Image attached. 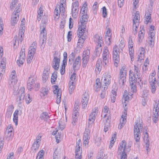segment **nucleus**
<instances>
[{"label":"nucleus","mask_w":159,"mask_h":159,"mask_svg":"<svg viewBox=\"0 0 159 159\" xmlns=\"http://www.w3.org/2000/svg\"><path fill=\"white\" fill-rule=\"evenodd\" d=\"M140 130L139 128H138L137 125V123L134 126V139L136 142H138L139 141L140 138Z\"/></svg>","instance_id":"nucleus-6"},{"label":"nucleus","mask_w":159,"mask_h":159,"mask_svg":"<svg viewBox=\"0 0 159 159\" xmlns=\"http://www.w3.org/2000/svg\"><path fill=\"white\" fill-rule=\"evenodd\" d=\"M155 39H148V43L151 48L153 47L155 44Z\"/></svg>","instance_id":"nucleus-39"},{"label":"nucleus","mask_w":159,"mask_h":159,"mask_svg":"<svg viewBox=\"0 0 159 159\" xmlns=\"http://www.w3.org/2000/svg\"><path fill=\"white\" fill-rule=\"evenodd\" d=\"M12 129V128L11 125H9L7 126L6 132L7 131L8 134H10V136L11 135Z\"/></svg>","instance_id":"nucleus-48"},{"label":"nucleus","mask_w":159,"mask_h":159,"mask_svg":"<svg viewBox=\"0 0 159 159\" xmlns=\"http://www.w3.org/2000/svg\"><path fill=\"white\" fill-rule=\"evenodd\" d=\"M36 86V79L33 76L30 77L28 80L27 88L29 90L35 87Z\"/></svg>","instance_id":"nucleus-4"},{"label":"nucleus","mask_w":159,"mask_h":159,"mask_svg":"<svg viewBox=\"0 0 159 159\" xmlns=\"http://www.w3.org/2000/svg\"><path fill=\"white\" fill-rule=\"evenodd\" d=\"M80 145H76L75 149V154H80L81 152H80Z\"/></svg>","instance_id":"nucleus-59"},{"label":"nucleus","mask_w":159,"mask_h":159,"mask_svg":"<svg viewBox=\"0 0 159 159\" xmlns=\"http://www.w3.org/2000/svg\"><path fill=\"white\" fill-rule=\"evenodd\" d=\"M117 48L116 45L113 48V59L115 61L114 65L116 67L117 66V65L120 61V57L119 55V52L117 51Z\"/></svg>","instance_id":"nucleus-3"},{"label":"nucleus","mask_w":159,"mask_h":159,"mask_svg":"<svg viewBox=\"0 0 159 159\" xmlns=\"http://www.w3.org/2000/svg\"><path fill=\"white\" fill-rule=\"evenodd\" d=\"M90 130L88 129H86L84 134V139L89 140L90 139Z\"/></svg>","instance_id":"nucleus-29"},{"label":"nucleus","mask_w":159,"mask_h":159,"mask_svg":"<svg viewBox=\"0 0 159 159\" xmlns=\"http://www.w3.org/2000/svg\"><path fill=\"white\" fill-rule=\"evenodd\" d=\"M138 25H137V24H135L134 25V27H133V33L134 35H136L137 34V29L138 28Z\"/></svg>","instance_id":"nucleus-57"},{"label":"nucleus","mask_w":159,"mask_h":159,"mask_svg":"<svg viewBox=\"0 0 159 159\" xmlns=\"http://www.w3.org/2000/svg\"><path fill=\"white\" fill-rule=\"evenodd\" d=\"M47 20V19L46 16H44L42 20V23L41 24V25H43L44 24H45L46 25Z\"/></svg>","instance_id":"nucleus-56"},{"label":"nucleus","mask_w":159,"mask_h":159,"mask_svg":"<svg viewBox=\"0 0 159 159\" xmlns=\"http://www.w3.org/2000/svg\"><path fill=\"white\" fill-rule=\"evenodd\" d=\"M129 49H131L132 50L133 46L132 39L130 37H129Z\"/></svg>","instance_id":"nucleus-50"},{"label":"nucleus","mask_w":159,"mask_h":159,"mask_svg":"<svg viewBox=\"0 0 159 159\" xmlns=\"http://www.w3.org/2000/svg\"><path fill=\"white\" fill-rule=\"evenodd\" d=\"M21 7V6L20 4H19L16 7V11H14L16 13H17V16L20 15V8Z\"/></svg>","instance_id":"nucleus-42"},{"label":"nucleus","mask_w":159,"mask_h":159,"mask_svg":"<svg viewBox=\"0 0 159 159\" xmlns=\"http://www.w3.org/2000/svg\"><path fill=\"white\" fill-rule=\"evenodd\" d=\"M81 57L80 56H78L75 60L73 64V67L74 71L77 70V68L79 67L81 64Z\"/></svg>","instance_id":"nucleus-12"},{"label":"nucleus","mask_w":159,"mask_h":159,"mask_svg":"<svg viewBox=\"0 0 159 159\" xmlns=\"http://www.w3.org/2000/svg\"><path fill=\"white\" fill-rule=\"evenodd\" d=\"M103 62L105 63V65H106L108 62V50L107 47H105L103 51L102 56Z\"/></svg>","instance_id":"nucleus-9"},{"label":"nucleus","mask_w":159,"mask_h":159,"mask_svg":"<svg viewBox=\"0 0 159 159\" xmlns=\"http://www.w3.org/2000/svg\"><path fill=\"white\" fill-rule=\"evenodd\" d=\"M88 18L89 16L87 14H84L82 16V18L80 19L81 24L79 26H81L84 29H85V28H86V24L88 20Z\"/></svg>","instance_id":"nucleus-10"},{"label":"nucleus","mask_w":159,"mask_h":159,"mask_svg":"<svg viewBox=\"0 0 159 159\" xmlns=\"http://www.w3.org/2000/svg\"><path fill=\"white\" fill-rule=\"evenodd\" d=\"M56 6H57V8L58 7L59 10V11L60 12H62L63 13H64L65 12V8L63 5H60V6L59 5H57Z\"/></svg>","instance_id":"nucleus-41"},{"label":"nucleus","mask_w":159,"mask_h":159,"mask_svg":"<svg viewBox=\"0 0 159 159\" xmlns=\"http://www.w3.org/2000/svg\"><path fill=\"white\" fill-rule=\"evenodd\" d=\"M49 76V74L47 70H44L43 72V82H45L48 79Z\"/></svg>","instance_id":"nucleus-23"},{"label":"nucleus","mask_w":159,"mask_h":159,"mask_svg":"<svg viewBox=\"0 0 159 159\" xmlns=\"http://www.w3.org/2000/svg\"><path fill=\"white\" fill-rule=\"evenodd\" d=\"M40 143L36 141H34L32 145V148L35 150L38 149L39 148Z\"/></svg>","instance_id":"nucleus-34"},{"label":"nucleus","mask_w":159,"mask_h":159,"mask_svg":"<svg viewBox=\"0 0 159 159\" xmlns=\"http://www.w3.org/2000/svg\"><path fill=\"white\" fill-rule=\"evenodd\" d=\"M54 88L55 89L53 91V93L55 94H61V92H60L58 86L57 85H54Z\"/></svg>","instance_id":"nucleus-43"},{"label":"nucleus","mask_w":159,"mask_h":159,"mask_svg":"<svg viewBox=\"0 0 159 159\" xmlns=\"http://www.w3.org/2000/svg\"><path fill=\"white\" fill-rule=\"evenodd\" d=\"M67 53L66 52H65L63 53V61L62 64L66 65L67 61Z\"/></svg>","instance_id":"nucleus-40"},{"label":"nucleus","mask_w":159,"mask_h":159,"mask_svg":"<svg viewBox=\"0 0 159 159\" xmlns=\"http://www.w3.org/2000/svg\"><path fill=\"white\" fill-rule=\"evenodd\" d=\"M129 78L130 86L131 88V91L133 93H135L137 91L136 82L135 80H130Z\"/></svg>","instance_id":"nucleus-15"},{"label":"nucleus","mask_w":159,"mask_h":159,"mask_svg":"<svg viewBox=\"0 0 159 159\" xmlns=\"http://www.w3.org/2000/svg\"><path fill=\"white\" fill-rule=\"evenodd\" d=\"M116 91L112 90L111 91V101L112 102H114L116 99Z\"/></svg>","instance_id":"nucleus-32"},{"label":"nucleus","mask_w":159,"mask_h":159,"mask_svg":"<svg viewBox=\"0 0 159 159\" xmlns=\"http://www.w3.org/2000/svg\"><path fill=\"white\" fill-rule=\"evenodd\" d=\"M86 28H85V29H84V28L82 27L81 26H79V27L77 33L78 36L79 38L80 37H85L84 35L86 30Z\"/></svg>","instance_id":"nucleus-19"},{"label":"nucleus","mask_w":159,"mask_h":159,"mask_svg":"<svg viewBox=\"0 0 159 159\" xmlns=\"http://www.w3.org/2000/svg\"><path fill=\"white\" fill-rule=\"evenodd\" d=\"M74 85H69V92L70 94H71L73 91L74 89Z\"/></svg>","instance_id":"nucleus-62"},{"label":"nucleus","mask_w":159,"mask_h":159,"mask_svg":"<svg viewBox=\"0 0 159 159\" xmlns=\"http://www.w3.org/2000/svg\"><path fill=\"white\" fill-rule=\"evenodd\" d=\"M19 113V111L16 110L14 113V117L13 118V121L15 123L16 125H18V115Z\"/></svg>","instance_id":"nucleus-26"},{"label":"nucleus","mask_w":159,"mask_h":159,"mask_svg":"<svg viewBox=\"0 0 159 159\" xmlns=\"http://www.w3.org/2000/svg\"><path fill=\"white\" fill-rule=\"evenodd\" d=\"M148 134L147 132H146L144 137V140L147 148H149V141L148 139Z\"/></svg>","instance_id":"nucleus-24"},{"label":"nucleus","mask_w":159,"mask_h":159,"mask_svg":"<svg viewBox=\"0 0 159 159\" xmlns=\"http://www.w3.org/2000/svg\"><path fill=\"white\" fill-rule=\"evenodd\" d=\"M46 31L41 30L40 37H46Z\"/></svg>","instance_id":"nucleus-58"},{"label":"nucleus","mask_w":159,"mask_h":159,"mask_svg":"<svg viewBox=\"0 0 159 159\" xmlns=\"http://www.w3.org/2000/svg\"><path fill=\"white\" fill-rule=\"evenodd\" d=\"M41 92L43 94V96H45L48 94V89L42 88L41 89Z\"/></svg>","instance_id":"nucleus-46"},{"label":"nucleus","mask_w":159,"mask_h":159,"mask_svg":"<svg viewBox=\"0 0 159 159\" xmlns=\"http://www.w3.org/2000/svg\"><path fill=\"white\" fill-rule=\"evenodd\" d=\"M19 18V16H17V13H16L15 12H13L12 15L11 25L12 26H14L15 24H16Z\"/></svg>","instance_id":"nucleus-17"},{"label":"nucleus","mask_w":159,"mask_h":159,"mask_svg":"<svg viewBox=\"0 0 159 159\" xmlns=\"http://www.w3.org/2000/svg\"><path fill=\"white\" fill-rule=\"evenodd\" d=\"M61 94H57L56 102L57 104L60 103L61 102Z\"/></svg>","instance_id":"nucleus-55"},{"label":"nucleus","mask_w":159,"mask_h":159,"mask_svg":"<svg viewBox=\"0 0 159 159\" xmlns=\"http://www.w3.org/2000/svg\"><path fill=\"white\" fill-rule=\"evenodd\" d=\"M33 57L31 55H28V58L27 59V62L28 63H30L31 62L32 59H33Z\"/></svg>","instance_id":"nucleus-64"},{"label":"nucleus","mask_w":159,"mask_h":159,"mask_svg":"<svg viewBox=\"0 0 159 159\" xmlns=\"http://www.w3.org/2000/svg\"><path fill=\"white\" fill-rule=\"evenodd\" d=\"M108 108L107 106H105L104 107L103 110V111L105 114L104 115L103 118H104L106 117L107 116V113H108Z\"/></svg>","instance_id":"nucleus-47"},{"label":"nucleus","mask_w":159,"mask_h":159,"mask_svg":"<svg viewBox=\"0 0 159 159\" xmlns=\"http://www.w3.org/2000/svg\"><path fill=\"white\" fill-rule=\"evenodd\" d=\"M111 76L110 75H104L102 79V81H103V83L106 86H108L110 84V80Z\"/></svg>","instance_id":"nucleus-14"},{"label":"nucleus","mask_w":159,"mask_h":159,"mask_svg":"<svg viewBox=\"0 0 159 159\" xmlns=\"http://www.w3.org/2000/svg\"><path fill=\"white\" fill-rule=\"evenodd\" d=\"M16 73L15 70H13L12 71L11 75H10V77H11V80H15V79L16 78Z\"/></svg>","instance_id":"nucleus-44"},{"label":"nucleus","mask_w":159,"mask_h":159,"mask_svg":"<svg viewBox=\"0 0 159 159\" xmlns=\"http://www.w3.org/2000/svg\"><path fill=\"white\" fill-rule=\"evenodd\" d=\"M57 73L56 71H54L52 75L51 82L52 84H54L55 83V82L57 77Z\"/></svg>","instance_id":"nucleus-28"},{"label":"nucleus","mask_w":159,"mask_h":159,"mask_svg":"<svg viewBox=\"0 0 159 159\" xmlns=\"http://www.w3.org/2000/svg\"><path fill=\"white\" fill-rule=\"evenodd\" d=\"M102 63L101 59H98L97 62L95 70L96 71L98 70L100 72L101 70L102 66H100V64Z\"/></svg>","instance_id":"nucleus-27"},{"label":"nucleus","mask_w":159,"mask_h":159,"mask_svg":"<svg viewBox=\"0 0 159 159\" xmlns=\"http://www.w3.org/2000/svg\"><path fill=\"white\" fill-rule=\"evenodd\" d=\"M90 51L89 50H85L83 52V54L82 60L89 61V58Z\"/></svg>","instance_id":"nucleus-22"},{"label":"nucleus","mask_w":159,"mask_h":159,"mask_svg":"<svg viewBox=\"0 0 159 159\" xmlns=\"http://www.w3.org/2000/svg\"><path fill=\"white\" fill-rule=\"evenodd\" d=\"M6 62V58H3L2 59V61H1V65H0V74H2V73H4L5 71Z\"/></svg>","instance_id":"nucleus-18"},{"label":"nucleus","mask_w":159,"mask_h":159,"mask_svg":"<svg viewBox=\"0 0 159 159\" xmlns=\"http://www.w3.org/2000/svg\"><path fill=\"white\" fill-rule=\"evenodd\" d=\"M134 73H135L136 72H138L140 71V69L139 67L134 65Z\"/></svg>","instance_id":"nucleus-60"},{"label":"nucleus","mask_w":159,"mask_h":159,"mask_svg":"<svg viewBox=\"0 0 159 159\" xmlns=\"http://www.w3.org/2000/svg\"><path fill=\"white\" fill-rule=\"evenodd\" d=\"M128 96L127 94V93L125 92L122 99V101L123 102H124L125 103H126V101L128 100Z\"/></svg>","instance_id":"nucleus-37"},{"label":"nucleus","mask_w":159,"mask_h":159,"mask_svg":"<svg viewBox=\"0 0 159 159\" xmlns=\"http://www.w3.org/2000/svg\"><path fill=\"white\" fill-rule=\"evenodd\" d=\"M40 117L41 120L47 121V120L49 118V116L47 112H44L41 114Z\"/></svg>","instance_id":"nucleus-30"},{"label":"nucleus","mask_w":159,"mask_h":159,"mask_svg":"<svg viewBox=\"0 0 159 159\" xmlns=\"http://www.w3.org/2000/svg\"><path fill=\"white\" fill-rule=\"evenodd\" d=\"M25 96V89L24 88L20 89L18 93V96L17 98V102L18 104H20L24 101Z\"/></svg>","instance_id":"nucleus-5"},{"label":"nucleus","mask_w":159,"mask_h":159,"mask_svg":"<svg viewBox=\"0 0 159 159\" xmlns=\"http://www.w3.org/2000/svg\"><path fill=\"white\" fill-rule=\"evenodd\" d=\"M25 20L24 19H23L21 22V27L20 29L19 32V40L21 43L23 40V36H24L25 32V28L24 25H25Z\"/></svg>","instance_id":"nucleus-7"},{"label":"nucleus","mask_w":159,"mask_h":159,"mask_svg":"<svg viewBox=\"0 0 159 159\" xmlns=\"http://www.w3.org/2000/svg\"><path fill=\"white\" fill-rule=\"evenodd\" d=\"M139 18H140L139 13V11H137L135 14V16L133 20V27H134L135 24L139 25Z\"/></svg>","instance_id":"nucleus-21"},{"label":"nucleus","mask_w":159,"mask_h":159,"mask_svg":"<svg viewBox=\"0 0 159 159\" xmlns=\"http://www.w3.org/2000/svg\"><path fill=\"white\" fill-rule=\"evenodd\" d=\"M126 147V142L125 140H123L122 141L121 143L120 147L118 148V151H121L123 149V151L122 152V153L121 154V157L122 156L123 154L124 153L126 157L127 158V155L125 153V150Z\"/></svg>","instance_id":"nucleus-16"},{"label":"nucleus","mask_w":159,"mask_h":159,"mask_svg":"<svg viewBox=\"0 0 159 159\" xmlns=\"http://www.w3.org/2000/svg\"><path fill=\"white\" fill-rule=\"evenodd\" d=\"M154 116H153V122L156 123L157 120L158 116H159V100L157 105L155 112H153Z\"/></svg>","instance_id":"nucleus-13"},{"label":"nucleus","mask_w":159,"mask_h":159,"mask_svg":"<svg viewBox=\"0 0 159 159\" xmlns=\"http://www.w3.org/2000/svg\"><path fill=\"white\" fill-rule=\"evenodd\" d=\"M60 61V58L57 57L56 56L54 57L52 61V66L55 70H58Z\"/></svg>","instance_id":"nucleus-11"},{"label":"nucleus","mask_w":159,"mask_h":159,"mask_svg":"<svg viewBox=\"0 0 159 159\" xmlns=\"http://www.w3.org/2000/svg\"><path fill=\"white\" fill-rule=\"evenodd\" d=\"M25 57H22L21 56H20V57L19 58V59L17 61H18V66H20V65H22L23 64V63L25 61L24 58Z\"/></svg>","instance_id":"nucleus-36"},{"label":"nucleus","mask_w":159,"mask_h":159,"mask_svg":"<svg viewBox=\"0 0 159 159\" xmlns=\"http://www.w3.org/2000/svg\"><path fill=\"white\" fill-rule=\"evenodd\" d=\"M102 9L103 16L104 18H106L107 16L106 8L105 7H104Z\"/></svg>","instance_id":"nucleus-52"},{"label":"nucleus","mask_w":159,"mask_h":159,"mask_svg":"<svg viewBox=\"0 0 159 159\" xmlns=\"http://www.w3.org/2000/svg\"><path fill=\"white\" fill-rule=\"evenodd\" d=\"M98 110L97 108L93 109L92 112L90 115L88 123L89 124H92L95 120V116L97 115Z\"/></svg>","instance_id":"nucleus-8"},{"label":"nucleus","mask_w":159,"mask_h":159,"mask_svg":"<svg viewBox=\"0 0 159 159\" xmlns=\"http://www.w3.org/2000/svg\"><path fill=\"white\" fill-rule=\"evenodd\" d=\"M79 6V3L78 1H76L73 3V8H74V7L78 8Z\"/></svg>","instance_id":"nucleus-63"},{"label":"nucleus","mask_w":159,"mask_h":159,"mask_svg":"<svg viewBox=\"0 0 159 159\" xmlns=\"http://www.w3.org/2000/svg\"><path fill=\"white\" fill-rule=\"evenodd\" d=\"M125 67H122L121 69L120 70V75H121L122 74H125L126 75L127 70H125Z\"/></svg>","instance_id":"nucleus-53"},{"label":"nucleus","mask_w":159,"mask_h":159,"mask_svg":"<svg viewBox=\"0 0 159 159\" xmlns=\"http://www.w3.org/2000/svg\"><path fill=\"white\" fill-rule=\"evenodd\" d=\"M46 39V37H40V43L41 46H43Z\"/></svg>","instance_id":"nucleus-51"},{"label":"nucleus","mask_w":159,"mask_h":159,"mask_svg":"<svg viewBox=\"0 0 159 159\" xmlns=\"http://www.w3.org/2000/svg\"><path fill=\"white\" fill-rule=\"evenodd\" d=\"M44 155V151L43 150H41L38 154L37 156V159H43V156Z\"/></svg>","instance_id":"nucleus-35"},{"label":"nucleus","mask_w":159,"mask_h":159,"mask_svg":"<svg viewBox=\"0 0 159 159\" xmlns=\"http://www.w3.org/2000/svg\"><path fill=\"white\" fill-rule=\"evenodd\" d=\"M60 12L58 10V9H57V6H56V8L55 9L54 14V17L57 19H58L60 16Z\"/></svg>","instance_id":"nucleus-38"},{"label":"nucleus","mask_w":159,"mask_h":159,"mask_svg":"<svg viewBox=\"0 0 159 159\" xmlns=\"http://www.w3.org/2000/svg\"><path fill=\"white\" fill-rule=\"evenodd\" d=\"M144 30L143 28H142L139 32L138 36H139V41L140 43H141L143 39L144 36Z\"/></svg>","instance_id":"nucleus-25"},{"label":"nucleus","mask_w":159,"mask_h":159,"mask_svg":"<svg viewBox=\"0 0 159 159\" xmlns=\"http://www.w3.org/2000/svg\"><path fill=\"white\" fill-rule=\"evenodd\" d=\"M155 33L150 32L148 33V39H155Z\"/></svg>","instance_id":"nucleus-49"},{"label":"nucleus","mask_w":159,"mask_h":159,"mask_svg":"<svg viewBox=\"0 0 159 159\" xmlns=\"http://www.w3.org/2000/svg\"><path fill=\"white\" fill-rule=\"evenodd\" d=\"M126 112H125L124 113V114L122 115L121 118L120 119V123H121V124L124 125L125 124V123L126 121V116H125L126 115Z\"/></svg>","instance_id":"nucleus-33"},{"label":"nucleus","mask_w":159,"mask_h":159,"mask_svg":"<svg viewBox=\"0 0 159 159\" xmlns=\"http://www.w3.org/2000/svg\"><path fill=\"white\" fill-rule=\"evenodd\" d=\"M66 65L62 64L61 66V68L60 70V73L61 75H63L65 73V66Z\"/></svg>","instance_id":"nucleus-54"},{"label":"nucleus","mask_w":159,"mask_h":159,"mask_svg":"<svg viewBox=\"0 0 159 159\" xmlns=\"http://www.w3.org/2000/svg\"><path fill=\"white\" fill-rule=\"evenodd\" d=\"M18 2V0H12L10 6V8L11 10L15 7L16 4Z\"/></svg>","instance_id":"nucleus-45"},{"label":"nucleus","mask_w":159,"mask_h":159,"mask_svg":"<svg viewBox=\"0 0 159 159\" xmlns=\"http://www.w3.org/2000/svg\"><path fill=\"white\" fill-rule=\"evenodd\" d=\"M126 75L125 74L120 75L119 82L120 85H123L124 84V83L126 81Z\"/></svg>","instance_id":"nucleus-20"},{"label":"nucleus","mask_w":159,"mask_h":159,"mask_svg":"<svg viewBox=\"0 0 159 159\" xmlns=\"http://www.w3.org/2000/svg\"><path fill=\"white\" fill-rule=\"evenodd\" d=\"M79 38L78 43H83L84 42V41L85 39V37H80Z\"/></svg>","instance_id":"nucleus-61"},{"label":"nucleus","mask_w":159,"mask_h":159,"mask_svg":"<svg viewBox=\"0 0 159 159\" xmlns=\"http://www.w3.org/2000/svg\"><path fill=\"white\" fill-rule=\"evenodd\" d=\"M101 45H98L95 50V55L96 56H99L102 52Z\"/></svg>","instance_id":"nucleus-31"},{"label":"nucleus","mask_w":159,"mask_h":159,"mask_svg":"<svg viewBox=\"0 0 159 159\" xmlns=\"http://www.w3.org/2000/svg\"><path fill=\"white\" fill-rule=\"evenodd\" d=\"M131 70L129 71V78L131 79L130 80H135L137 83H138L140 85L141 88L143 86V82H141L142 75L140 73V71L135 73H133L131 72Z\"/></svg>","instance_id":"nucleus-1"},{"label":"nucleus","mask_w":159,"mask_h":159,"mask_svg":"<svg viewBox=\"0 0 159 159\" xmlns=\"http://www.w3.org/2000/svg\"><path fill=\"white\" fill-rule=\"evenodd\" d=\"M156 73L155 72L152 73L149 75V82L151 86V89L152 93H154L156 91L155 82L156 81L155 75Z\"/></svg>","instance_id":"nucleus-2"}]
</instances>
